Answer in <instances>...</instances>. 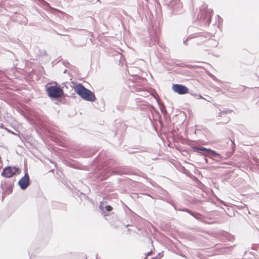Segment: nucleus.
<instances>
[{
  "mask_svg": "<svg viewBox=\"0 0 259 259\" xmlns=\"http://www.w3.org/2000/svg\"><path fill=\"white\" fill-rule=\"evenodd\" d=\"M75 92L83 100L94 102L96 97L93 92L85 88L81 83L76 84L74 87Z\"/></svg>",
  "mask_w": 259,
  "mask_h": 259,
  "instance_id": "nucleus-1",
  "label": "nucleus"
},
{
  "mask_svg": "<svg viewBox=\"0 0 259 259\" xmlns=\"http://www.w3.org/2000/svg\"><path fill=\"white\" fill-rule=\"evenodd\" d=\"M194 152L200 155L210 158L218 157L221 158V155L215 151L202 146H194L192 147Z\"/></svg>",
  "mask_w": 259,
  "mask_h": 259,
  "instance_id": "nucleus-2",
  "label": "nucleus"
},
{
  "mask_svg": "<svg viewBox=\"0 0 259 259\" xmlns=\"http://www.w3.org/2000/svg\"><path fill=\"white\" fill-rule=\"evenodd\" d=\"M47 87V93L51 99H57L64 95L63 89L57 85H50Z\"/></svg>",
  "mask_w": 259,
  "mask_h": 259,
  "instance_id": "nucleus-3",
  "label": "nucleus"
},
{
  "mask_svg": "<svg viewBox=\"0 0 259 259\" xmlns=\"http://www.w3.org/2000/svg\"><path fill=\"white\" fill-rule=\"evenodd\" d=\"M113 172L110 167L104 165L97 171V176L101 180H103L107 179Z\"/></svg>",
  "mask_w": 259,
  "mask_h": 259,
  "instance_id": "nucleus-4",
  "label": "nucleus"
},
{
  "mask_svg": "<svg viewBox=\"0 0 259 259\" xmlns=\"http://www.w3.org/2000/svg\"><path fill=\"white\" fill-rule=\"evenodd\" d=\"M164 4L169 9L171 10V14L177 13L181 7L180 0H166L164 1Z\"/></svg>",
  "mask_w": 259,
  "mask_h": 259,
  "instance_id": "nucleus-5",
  "label": "nucleus"
},
{
  "mask_svg": "<svg viewBox=\"0 0 259 259\" xmlns=\"http://www.w3.org/2000/svg\"><path fill=\"white\" fill-rule=\"evenodd\" d=\"M19 172L20 169L19 168L15 166H8L3 169L1 175L5 178H10L15 174Z\"/></svg>",
  "mask_w": 259,
  "mask_h": 259,
  "instance_id": "nucleus-6",
  "label": "nucleus"
},
{
  "mask_svg": "<svg viewBox=\"0 0 259 259\" xmlns=\"http://www.w3.org/2000/svg\"><path fill=\"white\" fill-rule=\"evenodd\" d=\"M212 12V11L211 10H209L198 15V17H200V21L205 26H208L210 23Z\"/></svg>",
  "mask_w": 259,
  "mask_h": 259,
  "instance_id": "nucleus-7",
  "label": "nucleus"
},
{
  "mask_svg": "<svg viewBox=\"0 0 259 259\" xmlns=\"http://www.w3.org/2000/svg\"><path fill=\"white\" fill-rule=\"evenodd\" d=\"M18 185L22 190H25L30 185V179L29 175L26 172L23 177H22L18 181Z\"/></svg>",
  "mask_w": 259,
  "mask_h": 259,
  "instance_id": "nucleus-8",
  "label": "nucleus"
},
{
  "mask_svg": "<svg viewBox=\"0 0 259 259\" xmlns=\"http://www.w3.org/2000/svg\"><path fill=\"white\" fill-rule=\"evenodd\" d=\"M172 89L179 95H184L189 92V89L186 86L181 84H174Z\"/></svg>",
  "mask_w": 259,
  "mask_h": 259,
  "instance_id": "nucleus-9",
  "label": "nucleus"
},
{
  "mask_svg": "<svg viewBox=\"0 0 259 259\" xmlns=\"http://www.w3.org/2000/svg\"><path fill=\"white\" fill-rule=\"evenodd\" d=\"M1 189L3 190L2 194V200L4 199V197L12 192V186L9 185L8 186L7 185V183L5 181H2L0 186Z\"/></svg>",
  "mask_w": 259,
  "mask_h": 259,
  "instance_id": "nucleus-10",
  "label": "nucleus"
},
{
  "mask_svg": "<svg viewBox=\"0 0 259 259\" xmlns=\"http://www.w3.org/2000/svg\"><path fill=\"white\" fill-rule=\"evenodd\" d=\"M149 36L150 40L149 41V46H152L158 44L159 40V36L156 31L152 30L149 31Z\"/></svg>",
  "mask_w": 259,
  "mask_h": 259,
  "instance_id": "nucleus-11",
  "label": "nucleus"
},
{
  "mask_svg": "<svg viewBox=\"0 0 259 259\" xmlns=\"http://www.w3.org/2000/svg\"><path fill=\"white\" fill-rule=\"evenodd\" d=\"M174 208L176 210L187 212L190 214H191L192 216L196 218V219H199V217L201 216V214L199 212H194L187 208L183 207L180 206H178L176 204L175 205Z\"/></svg>",
  "mask_w": 259,
  "mask_h": 259,
  "instance_id": "nucleus-12",
  "label": "nucleus"
},
{
  "mask_svg": "<svg viewBox=\"0 0 259 259\" xmlns=\"http://www.w3.org/2000/svg\"><path fill=\"white\" fill-rule=\"evenodd\" d=\"M99 207L102 212V214L104 216L109 215V212L111 211L113 209V207L111 205H107L104 206V204L102 203H101Z\"/></svg>",
  "mask_w": 259,
  "mask_h": 259,
  "instance_id": "nucleus-13",
  "label": "nucleus"
},
{
  "mask_svg": "<svg viewBox=\"0 0 259 259\" xmlns=\"http://www.w3.org/2000/svg\"><path fill=\"white\" fill-rule=\"evenodd\" d=\"M139 108L141 109V110H144L145 111H150L151 113L152 112L153 110H155V108L151 105H150L149 103H144L142 105V106H140Z\"/></svg>",
  "mask_w": 259,
  "mask_h": 259,
  "instance_id": "nucleus-14",
  "label": "nucleus"
},
{
  "mask_svg": "<svg viewBox=\"0 0 259 259\" xmlns=\"http://www.w3.org/2000/svg\"><path fill=\"white\" fill-rule=\"evenodd\" d=\"M94 155V153L92 151V148L90 147L84 148L82 153V156L84 157H89Z\"/></svg>",
  "mask_w": 259,
  "mask_h": 259,
  "instance_id": "nucleus-15",
  "label": "nucleus"
},
{
  "mask_svg": "<svg viewBox=\"0 0 259 259\" xmlns=\"http://www.w3.org/2000/svg\"><path fill=\"white\" fill-rule=\"evenodd\" d=\"M194 34H202V36H204V38H203V37L200 36H197V37H195V38H199V39L198 41L197 42H203L205 41L207 39V37L208 36V34L206 33V32H199V33H195Z\"/></svg>",
  "mask_w": 259,
  "mask_h": 259,
  "instance_id": "nucleus-16",
  "label": "nucleus"
},
{
  "mask_svg": "<svg viewBox=\"0 0 259 259\" xmlns=\"http://www.w3.org/2000/svg\"><path fill=\"white\" fill-rule=\"evenodd\" d=\"M148 0H137V3L140 6L142 7L144 10H146L148 9Z\"/></svg>",
  "mask_w": 259,
  "mask_h": 259,
  "instance_id": "nucleus-17",
  "label": "nucleus"
},
{
  "mask_svg": "<svg viewBox=\"0 0 259 259\" xmlns=\"http://www.w3.org/2000/svg\"><path fill=\"white\" fill-rule=\"evenodd\" d=\"M197 36H202V37H203V38H204V36H202V34H190V35H189L186 40H184L183 44L187 46L188 45L187 41L191 39L192 38H195V37H197Z\"/></svg>",
  "mask_w": 259,
  "mask_h": 259,
  "instance_id": "nucleus-18",
  "label": "nucleus"
},
{
  "mask_svg": "<svg viewBox=\"0 0 259 259\" xmlns=\"http://www.w3.org/2000/svg\"><path fill=\"white\" fill-rule=\"evenodd\" d=\"M75 195H77L78 197L82 199V197H86V195L82 192H80L79 190H75L74 192Z\"/></svg>",
  "mask_w": 259,
  "mask_h": 259,
  "instance_id": "nucleus-19",
  "label": "nucleus"
},
{
  "mask_svg": "<svg viewBox=\"0 0 259 259\" xmlns=\"http://www.w3.org/2000/svg\"><path fill=\"white\" fill-rule=\"evenodd\" d=\"M50 259H71L70 255H63L59 256L52 257Z\"/></svg>",
  "mask_w": 259,
  "mask_h": 259,
  "instance_id": "nucleus-20",
  "label": "nucleus"
},
{
  "mask_svg": "<svg viewBox=\"0 0 259 259\" xmlns=\"http://www.w3.org/2000/svg\"><path fill=\"white\" fill-rule=\"evenodd\" d=\"M159 107H160V111L161 112V113L163 114V115H165L167 114V111L165 109V106L164 105H159Z\"/></svg>",
  "mask_w": 259,
  "mask_h": 259,
  "instance_id": "nucleus-21",
  "label": "nucleus"
},
{
  "mask_svg": "<svg viewBox=\"0 0 259 259\" xmlns=\"http://www.w3.org/2000/svg\"><path fill=\"white\" fill-rule=\"evenodd\" d=\"M165 202L170 204L173 207H174L175 203L174 201L169 198H166Z\"/></svg>",
  "mask_w": 259,
  "mask_h": 259,
  "instance_id": "nucleus-22",
  "label": "nucleus"
},
{
  "mask_svg": "<svg viewBox=\"0 0 259 259\" xmlns=\"http://www.w3.org/2000/svg\"><path fill=\"white\" fill-rule=\"evenodd\" d=\"M32 251L31 247L29 249L28 253L30 257V259H38V257H35L34 255H33L32 254H31V252Z\"/></svg>",
  "mask_w": 259,
  "mask_h": 259,
  "instance_id": "nucleus-23",
  "label": "nucleus"
},
{
  "mask_svg": "<svg viewBox=\"0 0 259 259\" xmlns=\"http://www.w3.org/2000/svg\"><path fill=\"white\" fill-rule=\"evenodd\" d=\"M222 113H223V114H226L228 113H231L233 112V110H229V109H225L224 110L221 111Z\"/></svg>",
  "mask_w": 259,
  "mask_h": 259,
  "instance_id": "nucleus-24",
  "label": "nucleus"
},
{
  "mask_svg": "<svg viewBox=\"0 0 259 259\" xmlns=\"http://www.w3.org/2000/svg\"><path fill=\"white\" fill-rule=\"evenodd\" d=\"M160 193V194L165 196H168L169 195L168 192L164 189L161 190Z\"/></svg>",
  "mask_w": 259,
  "mask_h": 259,
  "instance_id": "nucleus-25",
  "label": "nucleus"
},
{
  "mask_svg": "<svg viewBox=\"0 0 259 259\" xmlns=\"http://www.w3.org/2000/svg\"><path fill=\"white\" fill-rule=\"evenodd\" d=\"M207 42L209 44H213L214 47H217L218 45V43H217V42L214 41L212 39H208Z\"/></svg>",
  "mask_w": 259,
  "mask_h": 259,
  "instance_id": "nucleus-26",
  "label": "nucleus"
},
{
  "mask_svg": "<svg viewBox=\"0 0 259 259\" xmlns=\"http://www.w3.org/2000/svg\"><path fill=\"white\" fill-rule=\"evenodd\" d=\"M208 75H209V76H210L213 80L214 81H217L218 80V79L214 76L212 74H211V73H209L208 74Z\"/></svg>",
  "mask_w": 259,
  "mask_h": 259,
  "instance_id": "nucleus-27",
  "label": "nucleus"
},
{
  "mask_svg": "<svg viewBox=\"0 0 259 259\" xmlns=\"http://www.w3.org/2000/svg\"><path fill=\"white\" fill-rule=\"evenodd\" d=\"M166 198H165L163 196H159L158 197V199H159V200H161L162 201H165V199H166Z\"/></svg>",
  "mask_w": 259,
  "mask_h": 259,
  "instance_id": "nucleus-28",
  "label": "nucleus"
},
{
  "mask_svg": "<svg viewBox=\"0 0 259 259\" xmlns=\"http://www.w3.org/2000/svg\"><path fill=\"white\" fill-rule=\"evenodd\" d=\"M40 53L41 55H45V56H47V52L46 50H42L41 52H40Z\"/></svg>",
  "mask_w": 259,
  "mask_h": 259,
  "instance_id": "nucleus-29",
  "label": "nucleus"
},
{
  "mask_svg": "<svg viewBox=\"0 0 259 259\" xmlns=\"http://www.w3.org/2000/svg\"><path fill=\"white\" fill-rule=\"evenodd\" d=\"M163 256L162 253H158L156 257H159V259H160Z\"/></svg>",
  "mask_w": 259,
  "mask_h": 259,
  "instance_id": "nucleus-30",
  "label": "nucleus"
},
{
  "mask_svg": "<svg viewBox=\"0 0 259 259\" xmlns=\"http://www.w3.org/2000/svg\"><path fill=\"white\" fill-rule=\"evenodd\" d=\"M6 130L7 131V132L9 133H11L12 134H14V135H16V134H15V133H14L13 132H12L11 130L8 129V128H6Z\"/></svg>",
  "mask_w": 259,
  "mask_h": 259,
  "instance_id": "nucleus-31",
  "label": "nucleus"
},
{
  "mask_svg": "<svg viewBox=\"0 0 259 259\" xmlns=\"http://www.w3.org/2000/svg\"><path fill=\"white\" fill-rule=\"evenodd\" d=\"M223 113H222V111H221L219 113H218V117H221L223 115Z\"/></svg>",
  "mask_w": 259,
  "mask_h": 259,
  "instance_id": "nucleus-32",
  "label": "nucleus"
},
{
  "mask_svg": "<svg viewBox=\"0 0 259 259\" xmlns=\"http://www.w3.org/2000/svg\"><path fill=\"white\" fill-rule=\"evenodd\" d=\"M204 159L205 160V161L206 163H208V159L206 158V157L204 156Z\"/></svg>",
  "mask_w": 259,
  "mask_h": 259,
  "instance_id": "nucleus-33",
  "label": "nucleus"
},
{
  "mask_svg": "<svg viewBox=\"0 0 259 259\" xmlns=\"http://www.w3.org/2000/svg\"><path fill=\"white\" fill-rule=\"evenodd\" d=\"M197 96H198V99H201V98H202V99H204V98H203L201 95H198Z\"/></svg>",
  "mask_w": 259,
  "mask_h": 259,
  "instance_id": "nucleus-34",
  "label": "nucleus"
},
{
  "mask_svg": "<svg viewBox=\"0 0 259 259\" xmlns=\"http://www.w3.org/2000/svg\"><path fill=\"white\" fill-rule=\"evenodd\" d=\"M152 253V251H149L147 253V256H148V255H150Z\"/></svg>",
  "mask_w": 259,
  "mask_h": 259,
  "instance_id": "nucleus-35",
  "label": "nucleus"
},
{
  "mask_svg": "<svg viewBox=\"0 0 259 259\" xmlns=\"http://www.w3.org/2000/svg\"><path fill=\"white\" fill-rule=\"evenodd\" d=\"M62 85H63V88L64 87H64H65L66 88H68V87L66 85L65 83H63L62 84Z\"/></svg>",
  "mask_w": 259,
  "mask_h": 259,
  "instance_id": "nucleus-36",
  "label": "nucleus"
},
{
  "mask_svg": "<svg viewBox=\"0 0 259 259\" xmlns=\"http://www.w3.org/2000/svg\"><path fill=\"white\" fill-rule=\"evenodd\" d=\"M141 89H142V88H141V87H140V88H138L137 89V91H138V92H140V91H141Z\"/></svg>",
  "mask_w": 259,
  "mask_h": 259,
  "instance_id": "nucleus-37",
  "label": "nucleus"
},
{
  "mask_svg": "<svg viewBox=\"0 0 259 259\" xmlns=\"http://www.w3.org/2000/svg\"><path fill=\"white\" fill-rule=\"evenodd\" d=\"M101 155H102V154H99L98 155V156L96 157V159H97V158H98L100 157L101 156Z\"/></svg>",
  "mask_w": 259,
  "mask_h": 259,
  "instance_id": "nucleus-38",
  "label": "nucleus"
},
{
  "mask_svg": "<svg viewBox=\"0 0 259 259\" xmlns=\"http://www.w3.org/2000/svg\"><path fill=\"white\" fill-rule=\"evenodd\" d=\"M229 121V119H227L226 120V121H225V123H227V122H228Z\"/></svg>",
  "mask_w": 259,
  "mask_h": 259,
  "instance_id": "nucleus-39",
  "label": "nucleus"
},
{
  "mask_svg": "<svg viewBox=\"0 0 259 259\" xmlns=\"http://www.w3.org/2000/svg\"><path fill=\"white\" fill-rule=\"evenodd\" d=\"M230 142H231L232 145L234 144L232 140L230 141Z\"/></svg>",
  "mask_w": 259,
  "mask_h": 259,
  "instance_id": "nucleus-40",
  "label": "nucleus"
},
{
  "mask_svg": "<svg viewBox=\"0 0 259 259\" xmlns=\"http://www.w3.org/2000/svg\"><path fill=\"white\" fill-rule=\"evenodd\" d=\"M154 259H159V257L155 256V257H154Z\"/></svg>",
  "mask_w": 259,
  "mask_h": 259,
  "instance_id": "nucleus-41",
  "label": "nucleus"
},
{
  "mask_svg": "<svg viewBox=\"0 0 259 259\" xmlns=\"http://www.w3.org/2000/svg\"><path fill=\"white\" fill-rule=\"evenodd\" d=\"M135 153V152H134V151L129 152V153H131V154H132V153Z\"/></svg>",
  "mask_w": 259,
  "mask_h": 259,
  "instance_id": "nucleus-42",
  "label": "nucleus"
},
{
  "mask_svg": "<svg viewBox=\"0 0 259 259\" xmlns=\"http://www.w3.org/2000/svg\"><path fill=\"white\" fill-rule=\"evenodd\" d=\"M66 71H67V70H65L64 71V72H64V73H65L66 72Z\"/></svg>",
  "mask_w": 259,
  "mask_h": 259,
  "instance_id": "nucleus-43",
  "label": "nucleus"
},
{
  "mask_svg": "<svg viewBox=\"0 0 259 259\" xmlns=\"http://www.w3.org/2000/svg\"><path fill=\"white\" fill-rule=\"evenodd\" d=\"M0 74H3V72L0 71Z\"/></svg>",
  "mask_w": 259,
  "mask_h": 259,
  "instance_id": "nucleus-44",
  "label": "nucleus"
},
{
  "mask_svg": "<svg viewBox=\"0 0 259 259\" xmlns=\"http://www.w3.org/2000/svg\"><path fill=\"white\" fill-rule=\"evenodd\" d=\"M1 161V157H0V162Z\"/></svg>",
  "mask_w": 259,
  "mask_h": 259,
  "instance_id": "nucleus-45",
  "label": "nucleus"
},
{
  "mask_svg": "<svg viewBox=\"0 0 259 259\" xmlns=\"http://www.w3.org/2000/svg\"><path fill=\"white\" fill-rule=\"evenodd\" d=\"M151 259H154V257H152Z\"/></svg>",
  "mask_w": 259,
  "mask_h": 259,
  "instance_id": "nucleus-46",
  "label": "nucleus"
},
{
  "mask_svg": "<svg viewBox=\"0 0 259 259\" xmlns=\"http://www.w3.org/2000/svg\"><path fill=\"white\" fill-rule=\"evenodd\" d=\"M85 259H87V258H86Z\"/></svg>",
  "mask_w": 259,
  "mask_h": 259,
  "instance_id": "nucleus-47",
  "label": "nucleus"
}]
</instances>
